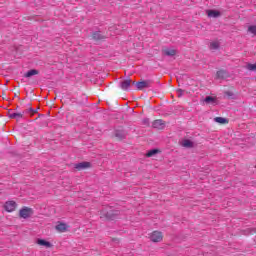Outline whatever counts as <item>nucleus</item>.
Listing matches in <instances>:
<instances>
[{
  "label": "nucleus",
  "instance_id": "obj_1",
  "mask_svg": "<svg viewBox=\"0 0 256 256\" xmlns=\"http://www.w3.org/2000/svg\"><path fill=\"white\" fill-rule=\"evenodd\" d=\"M101 215V217H105L106 219H115V215H117V212H115L111 206H106L101 211Z\"/></svg>",
  "mask_w": 256,
  "mask_h": 256
},
{
  "label": "nucleus",
  "instance_id": "obj_2",
  "mask_svg": "<svg viewBox=\"0 0 256 256\" xmlns=\"http://www.w3.org/2000/svg\"><path fill=\"white\" fill-rule=\"evenodd\" d=\"M33 215V208H29L27 206H24L22 209L19 211V217L21 219H29Z\"/></svg>",
  "mask_w": 256,
  "mask_h": 256
},
{
  "label": "nucleus",
  "instance_id": "obj_3",
  "mask_svg": "<svg viewBox=\"0 0 256 256\" xmlns=\"http://www.w3.org/2000/svg\"><path fill=\"white\" fill-rule=\"evenodd\" d=\"M150 240L153 241V243H159L163 241V233L159 231H154L150 234Z\"/></svg>",
  "mask_w": 256,
  "mask_h": 256
},
{
  "label": "nucleus",
  "instance_id": "obj_4",
  "mask_svg": "<svg viewBox=\"0 0 256 256\" xmlns=\"http://www.w3.org/2000/svg\"><path fill=\"white\" fill-rule=\"evenodd\" d=\"M152 83L153 82L151 80H144L141 82H137L136 87L139 91H143V89H149V87H151Z\"/></svg>",
  "mask_w": 256,
  "mask_h": 256
},
{
  "label": "nucleus",
  "instance_id": "obj_5",
  "mask_svg": "<svg viewBox=\"0 0 256 256\" xmlns=\"http://www.w3.org/2000/svg\"><path fill=\"white\" fill-rule=\"evenodd\" d=\"M4 208L8 213H13V211L17 209V202L13 200L7 201L4 205Z\"/></svg>",
  "mask_w": 256,
  "mask_h": 256
},
{
  "label": "nucleus",
  "instance_id": "obj_6",
  "mask_svg": "<svg viewBox=\"0 0 256 256\" xmlns=\"http://www.w3.org/2000/svg\"><path fill=\"white\" fill-rule=\"evenodd\" d=\"M77 171H83V169H89L91 167V163L89 162H80L74 165Z\"/></svg>",
  "mask_w": 256,
  "mask_h": 256
},
{
  "label": "nucleus",
  "instance_id": "obj_7",
  "mask_svg": "<svg viewBox=\"0 0 256 256\" xmlns=\"http://www.w3.org/2000/svg\"><path fill=\"white\" fill-rule=\"evenodd\" d=\"M129 87H131L130 79H126V80L120 82V88L122 89V91H129Z\"/></svg>",
  "mask_w": 256,
  "mask_h": 256
},
{
  "label": "nucleus",
  "instance_id": "obj_8",
  "mask_svg": "<svg viewBox=\"0 0 256 256\" xmlns=\"http://www.w3.org/2000/svg\"><path fill=\"white\" fill-rule=\"evenodd\" d=\"M56 231H59V233H65L67 229H69V226L66 223H58L55 226Z\"/></svg>",
  "mask_w": 256,
  "mask_h": 256
},
{
  "label": "nucleus",
  "instance_id": "obj_9",
  "mask_svg": "<svg viewBox=\"0 0 256 256\" xmlns=\"http://www.w3.org/2000/svg\"><path fill=\"white\" fill-rule=\"evenodd\" d=\"M163 54L166 55L167 57H175V55H177V50L173 48H165L163 50Z\"/></svg>",
  "mask_w": 256,
  "mask_h": 256
},
{
  "label": "nucleus",
  "instance_id": "obj_10",
  "mask_svg": "<svg viewBox=\"0 0 256 256\" xmlns=\"http://www.w3.org/2000/svg\"><path fill=\"white\" fill-rule=\"evenodd\" d=\"M154 129H165V122L163 120H155L152 123Z\"/></svg>",
  "mask_w": 256,
  "mask_h": 256
},
{
  "label": "nucleus",
  "instance_id": "obj_11",
  "mask_svg": "<svg viewBox=\"0 0 256 256\" xmlns=\"http://www.w3.org/2000/svg\"><path fill=\"white\" fill-rule=\"evenodd\" d=\"M36 243L37 245H40L41 247H46L47 249H50V247H53V245H51L49 241L44 239H38Z\"/></svg>",
  "mask_w": 256,
  "mask_h": 256
},
{
  "label": "nucleus",
  "instance_id": "obj_12",
  "mask_svg": "<svg viewBox=\"0 0 256 256\" xmlns=\"http://www.w3.org/2000/svg\"><path fill=\"white\" fill-rule=\"evenodd\" d=\"M207 15L210 18L217 19V17L221 16V12L217 10H208Z\"/></svg>",
  "mask_w": 256,
  "mask_h": 256
},
{
  "label": "nucleus",
  "instance_id": "obj_13",
  "mask_svg": "<svg viewBox=\"0 0 256 256\" xmlns=\"http://www.w3.org/2000/svg\"><path fill=\"white\" fill-rule=\"evenodd\" d=\"M204 103H207L208 105H215V103H217V98L208 96L204 99Z\"/></svg>",
  "mask_w": 256,
  "mask_h": 256
},
{
  "label": "nucleus",
  "instance_id": "obj_14",
  "mask_svg": "<svg viewBox=\"0 0 256 256\" xmlns=\"http://www.w3.org/2000/svg\"><path fill=\"white\" fill-rule=\"evenodd\" d=\"M182 147H186L187 149H191L193 147V141L185 139L181 142Z\"/></svg>",
  "mask_w": 256,
  "mask_h": 256
},
{
  "label": "nucleus",
  "instance_id": "obj_15",
  "mask_svg": "<svg viewBox=\"0 0 256 256\" xmlns=\"http://www.w3.org/2000/svg\"><path fill=\"white\" fill-rule=\"evenodd\" d=\"M33 75H39V71H37V70H35V69L29 70V71L24 75V77L29 78V77H33Z\"/></svg>",
  "mask_w": 256,
  "mask_h": 256
},
{
  "label": "nucleus",
  "instance_id": "obj_16",
  "mask_svg": "<svg viewBox=\"0 0 256 256\" xmlns=\"http://www.w3.org/2000/svg\"><path fill=\"white\" fill-rule=\"evenodd\" d=\"M210 49L212 51H217V49H219V42L217 41H213L210 43Z\"/></svg>",
  "mask_w": 256,
  "mask_h": 256
},
{
  "label": "nucleus",
  "instance_id": "obj_17",
  "mask_svg": "<svg viewBox=\"0 0 256 256\" xmlns=\"http://www.w3.org/2000/svg\"><path fill=\"white\" fill-rule=\"evenodd\" d=\"M10 119H21L23 118V113H12L9 115Z\"/></svg>",
  "mask_w": 256,
  "mask_h": 256
},
{
  "label": "nucleus",
  "instance_id": "obj_18",
  "mask_svg": "<svg viewBox=\"0 0 256 256\" xmlns=\"http://www.w3.org/2000/svg\"><path fill=\"white\" fill-rule=\"evenodd\" d=\"M226 75H227V72H225V71H223V70H219V71L216 73L217 79H223Z\"/></svg>",
  "mask_w": 256,
  "mask_h": 256
},
{
  "label": "nucleus",
  "instance_id": "obj_19",
  "mask_svg": "<svg viewBox=\"0 0 256 256\" xmlns=\"http://www.w3.org/2000/svg\"><path fill=\"white\" fill-rule=\"evenodd\" d=\"M214 121H215L216 123H220L221 125L227 123V119H225V118H223V117H216V118H214Z\"/></svg>",
  "mask_w": 256,
  "mask_h": 256
},
{
  "label": "nucleus",
  "instance_id": "obj_20",
  "mask_svg": "<svg viewBox=\"0 0 256 256\" xmlns=\"http://www.w3.org/2000/svg\"><path fill=\"white\" fill-rule=\"evenodd\" d=\"M248 33H251L252 35H256V26L255 25L249 26Z\"/></svg>",
  "mask_w": 256,
  "mask_h": 256
},
{
  "label": "nucleus",
  "instance_id": "obj_21",
  "mask_svg": "<svg viewBox=\"0 0 256 256\" xmlns=\"http://www.w3.org/2000/svg\"><path fill=\"white\" fill-rule=\"evenodd\" d=\"M246 69H248V71H256V64H247Z\"/></svg>",
  "mask_w": 256,
  "mask_h": 256
},
{
  "label": "nucleus",
  "instance_id": "obj_22",
  "mask_svg": "<svg viewBox=\"0 0 256 256\" xmlns=\"http://www.w3.org/2000/svg\"><path fill=\"white\" fill-rule=\"evenodd\" d=\"M159 150L157 149H153V150H150L146 155L147 157H153V155H156V153H158Z\"/></svg>",
  "mask_w": 256,
  "mask_h": 256
},
{
  "label": "nucleus",
  "instance_id": "obj_23",
  "mask_svg": "<svg viewBox=\"0 0 256 256\" xmlns=\"http://www.w3.org/2000/svg\"><path fill=\"white\" fill-rule=\"evenodd\" d=\"M115 135L116 137H118V139H123V137H125V134H123V132H116Z\"/></svg>",
  "mask_w": 256,
  "mask_h": 256
},
{
  "label": "nucleus",
  "instance_id": "obj_24",
  "mask_svg": "<svg viewBox=\"0 0 256 256\" xmlns=\"http://www.w3.org/2000/svg\"><path fill=\"white\" fill-rule=\"evenodd\" d=\"M93 39H101V33L100 32H95L93 34Z\"/></svg>",
  "mask_w": 256,
  "mask_h": 256
},
{
  "label": "nucleus",
  "instance_id": "obj_25",
  "mask_svg": "<svg viewBox=\"0 0 256 256\" xmlns=\"http://www.w3.org/2000/svg\"><path fill=\"white\" fill-rule=\"evenodd\" d=\"M183 93H184L183 89H178L177 90L178 97H183Z\"/></svg>",
  "mask_w": 256,
  "mask_h": 256
},
{
  "label": "nucleus",
  "instance_id": "obj_26",
  "mask_svg": "<svg viewBox=\"0 0 256 256\" xmlns=\"http://www.w3.org/2000/svg\"><path fill=\"white\" fill-rule=\"evenodd\" d=\"M253 233H255V231H253V232H250V234H253Z\"/></svg>",
  "mask_w": 256,
  "mask_h": 256
},
{
  "label": "nucleus",
  "instance_id": "obj_27",
  "mask_svg": "<svg viewBox=\"0 0 256 256\" xmlns=\"http://www.w3.org/2000/svg\"><path fill=\"white\" fill-rule=\"evenodd\" d=\"M30 111H33V108H30Z\"/></svg>",
  "mask_w": 256,
  "mask_h": 256
},
{
  "label": "nucleus",
  "instance_id": "obj_28",
  "mask_svg": "<svg viewBox=\"0 0 256 256\" xmlns=\"http://www.w3.org/2000/svg\"><path fill=\"white\" fill-rule=\"evenodd\" d=\"M227 95H231V93H227Z\"/></svg>",
  "mask_w": 256,
  "mask_h": 256
}]
</instances>
